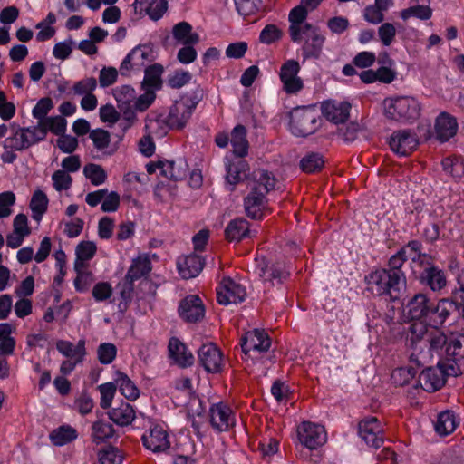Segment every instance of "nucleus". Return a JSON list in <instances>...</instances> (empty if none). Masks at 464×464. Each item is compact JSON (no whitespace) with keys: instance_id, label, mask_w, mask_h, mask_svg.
I'll return each instance as SVG.
<instances>
[{"instance_id":"obj_48","label":"nucleus","mask_w":464,"mask_h":464,"mask_svg":"<svg viewBox=\"0 0 464 464\" xmlns=\"http://www.w3.org/2000/svg\"><path fill=\"white\" fill-rule=\"evenodd\" d=\"M324 165V160L323 156L315 152L306 154L300 161L302 170L307 173H313L320 170Z\"/></svg>"},{"instance_id":"obj_35","label":"nucleus","mask_w":464,"mask_h":464,"mask_svg":"<svg viewBox=\"0 0 464 464\" xmlns=\"http://www.w3.org/2000/svg\"><path fill=\"white\" fill-rule=\"evenodd\" d=\"M246 129L245 126L238 124L231 131L230 142L233 147L235 155L245 157L248 151V141L246 140Z\"/></svg>"},{"instance_id":"obj_52","label":"nucleus","mask_w":464,"mask_h":464,"mask_svg":"<svg viewBox=\"0 0 464 464\" xmlns=\"http://www.w3.org/2000/svg\"><path fill=\"white\" fill-rule=\"evenodd\" d=\"M140 7L144 8L151 19L159 20L167 11L168 2L167 0H149Z\"/></svg>"},{"instance_id":"obj_23","label":"nucleus","mask_w":464,"mask_h":464,"mask_svg":"<svg viewBox=\"0 0 464 464\" xmlns=\"http://www.w3.org/2000/svg\"><path fill=\"white\" fill-rule=\"evenodd\" d=\"M204 260L196 254L181 256L177 261L179 274L184 279H190L199 275L204 267Z\"/></svg>"},{"instance_id":"obj_2","label":"nucleus","mask_w":464,"mask_h":464,"mask_svg":"<svg viewBox=\"0 0 464 464\" xmlns=\"http://www.w3.org/2000/svg\"><path fill=\"white\" fill-rule=\"evenodd\" d=\"M366 290L375 296H385L391 300L399 298L402 285V277L391 275L385 268L371 271L365 276Z\"/></svg>"},{"instance_id":"obj_18","label":"nucleus","mask_w":464,"mask_h":464,"mask_svg":"<svg viewBox=\"0 0 464 464\" xmlns=\"http://www.w3.org/2000/svg\"><path fill=\"white\" fill-rule=\"evenodd\" d=\"M142 442L147 450L154 453L165 452L170 447L169 434L160 425H155L144 433Z\"/></svg>"},{"instance_id":"obj_6","label":"nucleus","mask_w":464,"mask_h":464,"mask_svg":"<svg viewBox=\"0 0 464 464\" xmlns=\"http://www.w3.org/2000/svg\"><path fill=\"white\" fill-rule=\"evenodd\" d=\"M154 60L153 47L150 44H140L134 47L121 62L119 71L123 76H130L141 72Z\"/></svg>"},{"instance_id":"obj_17","label":"nucleus","mask_w":464,"mask_h":464,"mask_svg":"<svg viewBox=\"0 0 464 464\" xmlns=\"http://www.w3.org/2000/svg\"><path fill=\"white\" fill-rule=\"evenodd\" d=\"M196 104L189 99L176 101L167 116L173 129H182L191 118Z\"/></svg>"},{"instance_id":"obj_9","label":"nucleus","mask_w":464,"mask_h":464,"mask_svg":"<svg viewBox=\"0 0 464 464\" xmlns=\"http://www.w3.org/2000/svg\"><path fill=\"white\" fill-rule=\"evenodd\" d=\"M297 432L300 442L309 450L323 446L327 440L324 427L309 421L303 422Z\"/></svg>"},{"instance_id":"obj_55","label":"nucleus","mask_w":464,"mask_h":464,"mask_svg":"<svg viewBox=\"0 0 464 464\" xmlns=\"http://www.w3.org/2000/svg\"><path fill=\"white\" fill-rule=\"evenodd\" d=\"M255 179L256 180L255 187H258L265 193H267L276 186V178L266 170L260 169L256 171Z\"/></svg>"},{"instance_id":"obj_60","label":"nucleus","mask_w":464,"mask_h":464,"mask_svg":"<svg viewBox=\"0 0 464 464\" xmlns=\"http://www.w3.org/2000/svg\"><path fill=\"white\" fill-rule=\"evenodd\" d=\"M117 386L115 382H106L99 386L101 393L100 405L102 409H108L114 398Z\"/></svg>"},{"instance_id":"obj_61","label":"nucleus","mask_w":464,"mask_h":464,"mask_svg":"<svg viewBox=\"0 0 464 464\" xmlns=\"http://www.w3.org/2000/svg\"><path fill=\"white\" fill-rule=\"evenodd\" d=\"M53 186L57 191L67 190L72 183V177L64 170H56L52 175Z\"/></svg>"},{"instance_id":"obj_46","label":"nucleus","mask_w":464,"mask_h":464,"mask_svg":"<svg viewBox=\"0 0 464 464\" xmlns=\"http://www.w3.org/2000/svg\"><path fill=\"white\" fill-rule=\"evenodd\" d=\"M114 434V429L111 424L97 420L92 425V439L96 444H100L110 439Z\"/></svg>"},{"instance_id":"obj_38","label":"nucleus","mask_w":464,"mask_h":464,"mask_svg":"<svg viewBox=\"0 0 464 464\" xmlns=\"http://www.w3.org/2000/svg\"><path fill=\"white\" fill-rule=\"evenodd\" d=\"M225 233L228 240L238 242L249 235L248 222L243 218H235L228 223Z\"/></svg>"},{"instance_id":"obj_34","label":"nucleus","mask_w":464,"mask_h":464,"mask_svg":"<svg viewBox=\"0 0 464 464\" xmlns=\"http://www.w3.org/2000/svg\"><path fill=\"white\" fill-rule=\"evenodd\" d=\"M120 392L128 400L135 401L140 396V390L133 381L124 372H117L114 378Z\"/></svg>"},{"instance_id":"obj_21","label":"nucleus","mask_w":464,"mask_h":464,"mask_svg":"<svg viewBox=\"0 0 464 464\" xmlns=\"http://www.w3.org/2000/svg\"><path fill=\"white\" fill-rule=\"evenodd\" d=\"M271 341L267 334L259 329L247 332L242 338L241 347L245 354L262 353L270 348Z\"/></svg>"},{"instance_id":"obj_10","label":"nucleus","mask_w":464,"mask_h":464,"mask_svg":"<svg viewBox=\"0 0 464 464\" xmlns=\"http://www.w3.org/2000/svg\"><path fill=\"white\" fill-rule=\"evenodd\" d=\"M320 109L327 121L338 125L349 119L352 105L346 101L327 100L321 102Z\"/></svg>"},{"instance_id":"obj_37","label":"nucleus","mask_w":464,"mask_h":464,"mask_svg":"<svg viewBox=\"0 0 464 464\" xmlns=\"http://www.w3.org/2000/svg\"><path fill=\"white\" fill-rule=\"evenodd\" d=\"M458 424L455 413L452 411H444L438 415L434 428L440 436H447L456 430Z\"/></svg>"},{"instance_id":"obj_8","label":"nucleus","mask_w":464,"mask_h":464,"mask_svg":"<svg viewBox=\"0 0 464 464\" xmlns=\"http://www.w3.org/2000/svg\"><path fill=\"white\" fill-rule=\"evenodd\" d=\"M300 69L299 63L293 59L287 60L282 64L279 78L286 93L295 94L304 88L303 81L298 76Z\"/></svg>"},{"instance_id":"obj_53","label":"nucleus","mask_w":464,"mask_h":464,"mask_svg":"<svg viewBox=\"0 0 464 464\" xmlns=\"http://www.w3.org/2000/svg\"><path fill=\"white\" fill-rule=\"evenodd\" d=\"M117 355V347L111 343H102L97 348V358L102 364L111 363Z\"/></svg>"},{"instance_id":"obj_20","label":"nucleus","mask_w":464,"mask_h":464,"mask_svg":"<svg viewBox=\"0 0 464 464\" xmlns=\"http://www.w3.org/2000/svg\"><path fill=\"white\" fill-rule=\"evenodd\" d=\"M200 364L208 372L217 373L223 364L222 353L214 343L203 344L198 353Z\"/></svg>"},{"instance_id":"obj_7","label":"nucleus","mask_w":464,"mask_h":464,"mask_svg":"<svg viewBox=\"0 0 464 464\" xmlns=\"http://www.w3.org/2000/svg\"><path fill=\"white\" fill-rule=\"evenodd\" d=\"M44 140V131L37 125L28 128H13V135L5 140V146L15 150H22Z\"/></svg>"},{"instance_id":"obj_51","label":"nucleus","mask_w":464,"mask_h":464,"mask_svg":"<svg viewBox=\"0 0 464 464\" xmlns=\"http://www.w3.org/2000/svg\"><path fill=\"white\" fill-rule=\"evenodd\" d=\"M441 166L443 171L454 179H459L464 176V161L456 158H446L442 160Z\"/></svg>"},{"instance_id":"obj_50","label":"nucleus","mask_w":464,"mask_h":464,"mask_svg":"<svg viewBox=\"0 0 464 464\" xmlns=\"http://www.w3.org/2000/svg\"><path fill=\"white\" fill-rule=\"evenodd\" d=\"M144 79L142 83L149 87L159 88L160 85V76L163 72V67L160 64L147 65L144 69Z\"/></svg>"},{"instance_id":"obj_33","label":"nucleus","mask_w":464,"mask_h":464,"mask_svg":"<svg viewBox=\"0 0 464 464\" xmlns=\"http://www.w3.org/2000/svg\"><path fill=\"white\" fill-rule=\"evenodd\" d=\"M111 421L119 426H128L132 423L136 414L133 407L128 402H121L108 412Z\"/></svg>"},{"instance_id":"obj_49","label":"nucleus","mask_w":464,"mask_h":464,"mask_svg":"<svg viewBox=\"0 0 464 464\" xmlns=\"http://www.w3.org/2000/svg\"><path fill=\"white\" fill-rule=\"evenodd\" d=\"M83 174L94 186H100L106 181L107 174L100 165L90 163L84 166Z\"/></svg>"},{"instance_id":"obj_22","label":"nucleus","mask_w":464,"mask_h":464,"mask_svg":"<svg viewBox=\"0 0 464 464\" xmlns=\"http://www.w3.org/2000/svg\"><path fill=\"white\" fill-rule=\"evenodd\" d=\"M266 194L258 187H253L244 200L246 215L253 219H260L266 206Z\"/></svg>"},{"instance_id":"obj_27","label":"nucleus","mask_w":464,"mask_h":464,"mask_svg":"<svg viewBox=\"0 0 464 464\" xmlns=\"http://www.w3.org/2000/svg\"><path fill=\"white\" fill-rule=\"evenodd\" d=\"M458 301L450 299H440L436 304L432 303L430 323L434 324H443L449 316L458 310Z\"/></svg>"},{"instance_id":"obj_42","label":"nucleus","mask_w":464,"mask_h":464,"mask_svg":"<svg viewBox=\"0 0 464 464\" xmlns=\"http://www.w3.org/2000/svg\"><path fill=\"white\" fill-rule=\"evenodd\" d=\"M113 96L118 102L120 110H123L124 107L131 108L136 92L130 85H122L114 89Z\"/></svg>"},{"instance_id":"obj_26","label":"nucleus","mask_w":464,"mask_h":464,"mask_svg":"<svg viewBox=\"0 0 464 464\" xmlns=\"http://www.w3.org/2000/svg\"><path fill=\"white\" fill-rule=\"evenodd\" d=\"M458 123L456 119L446 112H441L436 119L435 133L436 137L441 141H448L456 135Z\"/></svg>"},{"instance_id":"obj_54","label":"nucleus","mask_w":464,"mask_h":464,"mask_svg":"<svg viewBox=\"0 0 464 464\" xmlns=\"http://www.w3.org/2000/svg\"><path fill=\"white\" fill-rule=\"evenodd\" d=\"M239 14L248 16L256 14L262 6V0H234Z\"/></svg>"},{"instance_id":"obj_12","label":"nucleus","mask_w":464,"mask_h":464,"mask_svg":"<svg viewBox=\"0 0 464 464\" xmlns=\"http://www.w3.org/2000/svg\"><path fill=\"white\" fill-rule=\"evenodd\" d=\"M358 430L360 437L367 445L378 449L383 443V429L376 417L370 416L362 420Z\"/></svg>"},{"instance_id":"obj_11","label":"nucleus","mask_w":464,"mask_h":464,"mask_svg":"<svg viewBox=\"0 0 464 464\" xmlns=\"http://www.w3.org/2000/svg\"><path fill=\"white\" fill-rule=\"evenodd\" d=\"M246 296V288L231 278H224L217 289V299L220 304H238Z\"/></svg>"},{"instance_id":"obj_14","label":"nucleus","mask_w":464,"mask_h":464,"mask_svg":"<svg viewBox=\"0 0 464 464\" xmlns=\"http://www.w3.org/2000/svg\"><path fill=\"white\" fill-rule=\"evenodd\" d=\"M432 302L425 294L419 293L412 296L404 306V314L411 320L429 321Z\"/></svg>"},{"instance_id":"obj_16","label":"nucleus","mask_w":464,"mask_h":464,"mask_svg":"<svg viewBox=\"0 0 464 464\" xmlns=\"http://www.w3.org/2000/svg\"><path fill=\"white\" fill-rule=\"evenodd\" d=\"M416 134L409 130H401L392 133L389 145L393 152L400 156H407L418 147Z\"/></svg>"},{"instance_id":"obj_36","label":"nucleus","mask_w":464,"mask_h":464,"mask_svg":"<svg viewBox=\"0 0 464 464\" xmlns=\"http://www.w3.org/2000/svg\"><path fill=\"white\" fill-rule=\"evenodd\" d=\"M78 437L77 430L70 425H62L53 430L49 434L50 441L57 447L64 446L71 443Z\"/></svg>"},{"instance_id":"obj_40","label":"nucleus","mask_w":464,"mask_h":464,"mask_svg":"<svg viewBox=\"0 0 464 464\" xmlns=\"http://www.w3.org/2000/svg\"><path fill=\"white\" fill-rule=\"evenodd\" d=\"M174 38L185 45H191L198 43L199 36L192 33V26L187 22H180L173 27Z\"/></svg>"},{"instance_id":"obj_15","label":"nucleus","mask_w":464,"mask_h":464,"mask_svg":"<svg viewBox=\"0 0 464 464\" xmlns=\"http://www.w3.org/2000/svg\"><path fill=\"white\" fill-rule=\"evenodd\" d=\"M209 416L212 428L218 432L228 430L236 423L232 410L223 402L212 404Z\"/></svg>"},{"instance_id":"obj_41","label":"nucleus","mask_w":464,"mask_h":464,"mask_svg":"<svg viewBox=\"0 0 464 464\" xmlns=\"http://www.w3.org/2000/svg\"><path fill=\"white\" fill-rule=\"evenodd\" d=\"M89 137L93 142V146L96 150L109 155L113 153V150H108L111 143V135L109 131L103 129H95L90 131Z\"/></svg>"},{"instance_id":"obj_25","label":"nucleus","mask_w":464,"mask_h":464,"mask_svg":"<svg viewBox=\"0 0 464 464\" xmlns=\"http://www.w3.org/2000/svg\"><path fill=\"white\" fill-rule=\"evenodd\" d=\"M419 382L423 390L427 392H435L440 389L446 382L444 371L438 365L430 367L422 371Z\"/></svg>"},{"instance_id":"obj_62","label":"nucleus","mask_w":464,"mask_h":464,"mask_svg":"<svg viewBox=\"0 0 464 464\" xmlns=\"http://www.w3.org/2000/svg\"><path fill=\"white\" fill-rule=\"evenodd\" d=\"M155 92L151 90H147L143 94L135 96V100L131 107L137 111H145L155 101Z\"/></svg>"},{"instance_id":"obj_3","label":"nucleus","mask_w":464,"mask_h":464,"mask_svg":"<svg viewBox=\"0 0 464 464\" xmlns=\"http://www.w3.org/2000/svg\"><path fill=\"white\" fill-rule=\"evenodd\" d=\"M384 115L401 123H412L420 116L421 106L412 96H393L383 100Z\"/></svg>"},{"instance_id":"obj_19","label":"nucleus","mask_w":464,"mask_h":464,"mask_svg":"<svg viewBox=\"0 0 464 464\" xmlns=\"http://www.w3.org/2000/svg\"><path fill=\"white\" fill-rule=\"evenodd\" d=\"M179 314L188 323H197L205 315V306L198 295H190L179 304Z\"/></svg>"},{"instance_id":"obj_39","label":"nucleus","mask_w":464,"mask_h":464,"mask_svg":"<svg viewBox=\"0 0 464 464\" xmlns=\"http://www.w3.org/2000/svg\"><path fill=\"white\" fill-rule=\"evenodd\" d=\"M48 203L47 195L43 190H34L29 206L32 211V218L35 221L39 222L42 220L43 216L47 211Z\"/></svg>"},{"instance_id":"obj_44","label":"nucleus","mask_w":464,"mask_h":464,"mask_svg":"<svg viewBox=\"0 0 464 464\" xmlns=\"http://www.w3.org/2000/svg\"><path fill=\"white\" fill-rule=\"evenodd\" d=\"M418 369L414 366H402L395 369L392 373V381L395 385L403 386L416 376Z\"/></svg>"},{"instance_id":"obj_56","label":"nucleus","mask_w":464,"mask_h":464,"mask_svg":"<svg viewBox=\"0 0 464 464\" xmlns=\"http://www.w3.org/2000/svg\"><path fill=\"white\" fill-rule=\"evenodd\" d=\"M397 29L392 23H383L378 28V37L382 44L390 46L395 40Z\"/></svg>"},{"instance_id":"obj_24","label":"nucleus","mask_w":464,"mask_h":464,"mask_svg":"<svg viewBox=\"0 0 464 464\" xmlns=\"http://www.w3.org/2000/svg\"><path fill=\"white\" fill-rule=\"evenodd\" d=\"M169 357L181 368H187L194 363V356L187 346L177 337H172L169 341Z\"/></svg>"},{"instance_id":"obj_4","label":"nucleus","mask_w":464,"mask_h":464,"mask_svg":"<svg viewBox=\"0 0 464 464\" xmlns=\"http://www.w3.org/2000/svg\"><path fill=\"white\" fill-rule=\"evenodd\" d=\"M411 343L413 348V353L410 356V361L415 362L418 367L425 362L426 355L419 349L427 347L428 344L431 350L441 349L446 344V336L440 333L425 338L427 335L426 326L422 323H415L411 326Z\"/></svg>"},{"instance_id":"obj_28","label":"nucleus","mask_w":464,"mask_h":464,"mask_svg":"<svg viewBox=\"0 0 464 464\" xmlns=\"http://www.w3.org/2000/svg\"><path fill=\"white\" fill-rule=\"evenodd\" d=\"M160 168L162 176L174 180L184 179L188 172V164L181 158L177 160L160 161Z\"/></svg>"},{"instance_id":"obj_59","label":"nucleus","mask_w":464,"mask_h":464,"mask_svg":"<svg viewBox=\"0 0 464 464\" xmlns=\"http://www.w3.org/2000/svg\"><path fill=\"white\" fill-rule=\"evenodd\" d=\"M97 87V81L94 77H86L81 81H78L72 86V91L75 95L84 96L92 92Z\"/></svg>"},{"instance_id":"obj_5","label":"nucleus","mask_w":464,"mask_h":464,"mask_svg":"<svg viewBox=\"0 0 464 464\" xmlns=\"http://www.w3.org/2000/svg\"><path fill=\"white\" fill-rule=\"evenodd\" d=\"M321 121L315 109H296L291 115L290 130L295 136L305 137L314 133L320 128Z\"/></svg>"},{"instance_id":"obj_31","label":"nucleus","mask_w":464,"mask_h":464,"mask_svg":"<svg viewBox=\"0 0 464 464\" xmlns=\"http://www.w3.org/2000/svg\"><path fill=\"white\" fill-rule=\"evenodd\" d=\"M56 349L63 356L75 360L76 362H82L86 355L85 341L83 339L79 340L76 344L69 341H58Z\"/></svg>"},{"instance_id":"obj_57","label":"nucleus","mask_w":464,"mask_h":464,"mask_svg":"<svg viewBox=\"0 0 464 464\" xmlns=\"http://www.w3.org/2000/svg\"><path fill=\"white\" fill-rule=\"evenodd\" d=\"M282 31L276 24H267L260 32L259 41L265 44H272L282 37Z\"/></svg>"},{"instance_id":"obj_45","label":"nucleus","mask_w":464,"mask_h":464,"mask_svg":"<svg viewBox=\"0 0 464 464\" xmlns=\"http://www.w3.org/2000/svg\"><path fill=\"white\" fill-rule=\"evenodd\" d=\"M408 257L405 255V250H399L396 254L392 255L388 262L389 268L386 269L388 273H393L402 277V285H406L405 274L401 270Z\"/></svg>"},{"instance_id":"obj_30","label":"nucleus","mask_w":464,"mask_h":464,"mask_svg":"<svg viewBox=\"0 0 464 464\" xmlns=\"http://www.w3.org/2000/svg\"><path fill=\"white\" fill-rule=\"evenodd\" d=\"M420 282L429 286L433 292L440 291L447 285L444 271L434 266L423 270L420 275Z\"/></svg>"},{"instance_id":"obj_43","label":"nucleus","mask_w":464,"mask_h":464,"mask_svg":"<svg viewBox=\"0 0 464 464\" xmlns=\"http://www.w3.org/2000/svg\"><path fill=\"white\" fill-rule=\"evenodd\" d=\"M37 127L44 131V138L48 130L60 135L66 130V121L62 116L48 117L42 123H38Z\"/></svg>"},{"instance_id":"obj_1","label":"nucleus","mask_w":464,"mask_h":464,"mask_svg":"<svg viewBox=\"0 0 464 464\" xmlns=\"http://www.w3.org/2000/svg\"><path fill=\"white\" fill-rule=\"evenodd\" d=\"M307 11L303 6L294 7L288 15L289 34L294 43L304 42L302 55L304 61L319 58L322 53L325 37L318 27L305 22Z\"/></svg>"},{"instance_id":"obj_13","label":"nucleus","mask_w":464,"mask_h":464,"mask_svg":"<svg viewBox=\"0 0 464 464\" xmlns=\"http://www.w3.org/2000/svg\"><path fill=\"white\" fill-rule=\"evenodd\" d=\"M256 266L259 277L264 282H268L273 285L281 284L289 276V272L285 270L283 264L276 263L270 265L264 256L256 258Z\"/></svg>"},{"instance_id":"obj_63","label":"nucleus","mask_w":464,"mask_h":464,"mask_svg":"<svg viewBox=\"0 0 464 464\" xmlns=\"http://www.w3.org/2000/svg\"><path fill=\"white\" fill-rule=\"evenodd\" d=\"M99 461L101 464H121L122 456L116 448L107 447L99 452Z\"/></svg>"},{"instance_id":"obj_32","label":"nucleus","mask_w":464,"mask_h":464,"mask_svg":"<svg viewBox=\"0 0 464 464\" xmlns=\"http://www.w3.org/2000/svg\"><path fill=\"white\" fill-rule=\"evenodd\" d=\"M151 270V263L148 257L138 256L133 259L128 273L125 276L126 282L130 285L129 292L132 291V283L142 276H147Z\"/></svg>"},{"instance_id":"obj_29","label":"nucleus","mask_w":464,"mask_h":464,"mask_svg":"<svg viewBox=\"0 0 464 464\" xmlns=\"http://www.w3.org/2000/svg\"><path fill=\"white\" fill-rule=\"evenodd\" d=\"M170 129L173 128L167 117L155 113H150L146 117L145 130L151 137L162 138Z\"/></svg>"},{"instance_id":"obj_58","label":"nucleus","mask_w":464,"mask_h":464,"mask_svg":"<svg viewBox=\"0 0 464 464\" xmlns=\"http://www.w3.org/2000/svg\"><path fill=\"white\" fill-rule=\"evenodd\" d=\"M53 107V103L51 98L44 97L38 101L36 105L32 111L33 116L38 120V123H42L47 117L48 112Z\"/></svg>"},{"instance_id":"obj_64","label":"nucleus","mask_w":464,"mask_h":464,"mask_svg":"<svg viewBox=\"0 0 464 464\" xmlns=\"http://www.w3.org/2000/svg\"><path fill=\"white\" fill-rule=\"evenodd\" d=\"M192 75L188 71H176L173 74L169 75L168 84L174 89H179L190 82Z\"/></svg>"},{"instance_id":"obj_47","label":"nucleus","mask_w":464,"mask_h":464,"mask_svg":"<svg viewBox=\"0 0 464 464\" xmlns=\"http://www.w3.org/2000/svg\"><path fill=\"white\" fill-rule=\"evenodd\" d=\"M432 15V10L429 5L424 4L414 5L406 9H403L400 13V16L402 20L406 21L411 17H417L420 20H428Z\"/></svg>"}]
</instances>
